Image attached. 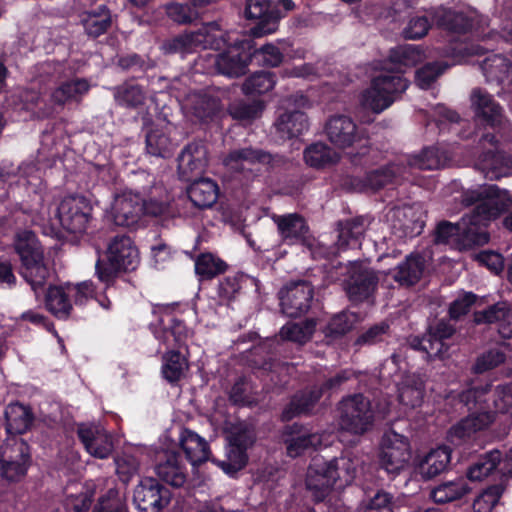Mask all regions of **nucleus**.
Listing matches in <instances>:
<instances>
[{
  "label": "nucleus",
  "mask_w": 512,
  "mask_h": 512,
  "mask_svg": "<svg viewBox=\"0 0 512 512\" xmlns=\"http://www.w3.org/2000/svg\"><path fill=\"white\" fill-rule=\"evenodd\" d=\"M462 198L466 205L477 203L476 207L455 225L447 222L439 224L435 238L437 243L448 244L458 250L486 244L489 241L486 227L512 201L506 192H500L494 186H478L467 190Z\"/></svg>",
  "instance_id": "nucleus-1"
},
{
  "label": "nucleus",
  "mask_w": 512,
  "mask_h": 512,
  "mask_svg": "<svg viewBox=\"0 0 512 512\" xmlns=\"http://www.w3.org/2000/svg\"><path fill=\"white\" fill-rule=\"evenodd\" d=\"M422 58L423 53L416 46L406 45L393 49L390 59L397 65V72L383 71L374 77L370 87L361 96L362 106L375 113L387 109L408 87V82L401 76L404 68L415 66Z\"/></svg>",
  "instance_id": "nucleus-2"
},
{
  "label": "nucleus",
  "mask_w": 512,
  "mask_h": 512,
  "mask_svg": "<svg viewBox=\"0 0 512 512\" xmlns=\"http://www.w3.org/2000/svg\"><path fill=\"white\" fill-rule=\"evenodd\" d=\"M359 460L351 455H343L332 460L322 457L312 459L305 477V488L313 501H323L337 481L346 485L355 478Z\"/></svg>",
  "instance_id": "nucleus-3"
},
{
  "label": "nucleus",
  "mask_w": 512,
  "mask_h": 512,
  "mask_svg": "<svg viewBox=\"0 0 512 512\" xmlns=\"http://www.w3.org/2000/svg\"><path fill=\"white\" fill-rule=\"evenodd\" d=\"M92 206L83 196L62 199L53 209L42 206L33 211L32 221L43 228L45 234L56 233L63 228L71 233H81L87 228Z\"/></svg>",
  "instance_id": "nucleus-4"
},
{
  "label": "nucleus",
  "mask_w": 512,
  "mask_h": 512,
  "mask_svg": "<svg viewBox=\"0 0 512 512\" xmlns=\"http://www.w3.org/2000/svg\"><path fill=\"white\" fill-rule=\"evenodd\" d=\"M233 40L231 34L221 29L218 23L211 22L197 32L184 33L164 43L162 48L169 53L187 54L199 49L222 50Z\"/></svg>",
  "instance_id": "nucleus-5"
},
{
  "label": "nucleus",
  "mask_w": 512,
  "mask_h": 512,
  "mask_svg": "<svg viewBox=\"0 0 512 512\" xmlns=\"http://www.w3.org/2000/svg\"><path fill=\"white\" fill-rule=\"evenodd\" d=\"M107 263L100 259L96 262V274L100 281L109 284L116 273L136 269L139 264V252L130 237L115 236L108 244Z\"/></svg>",
  "instance_id": "nucleus-6"
},
{
  "label": "nucleus",
  "mask_w": 512,
  "mask_h": 512,
  "mask_svg": "<svg viewBox=\"0 0 512 512\" xmlns=\"http://www.w3.org/2000/svg\"><path fill=\"white\" fill-rule=\"evenodd\" d=\"M163 212V201L148 202L138 193L124 191L115 196L110 215L118 226L132 227L139 221L143 213L158 215Z\"/></svg>",
  "instance_id": "nucleus-7"
},
{
  "label": "nucleus",
  "mask_w": 512,
  "mask_h": 512,
  "mask_svg": "<svg viewBox=\"0 0 512 512\" xmlns=\"http://www.w3.org/2000/svg\"><path fill=\"white\" fill-rule=\"evenodd\" d=\"M253 44L251 40L235 39L217 55L209 54L208 64L203 69L214 68L218 73L228 77H239L245 74L252 56Z\"/></svg>",
  "instance_id": "nucleus-8"
},
{
  "label": "nucleus",
  "mask_w": 512,
  "mask_h": 512,
  "mask_svg": "<svg viewBox=\"0 0 512 512\" xmlns=\"http://www.w3.org/2000/svg\"><path fill=\"white\" fill-rule=\"evenodd\" d=\"M308 99L303 94H295L282 101L274 127L281 139H291L308 130L306 115L301 111L307 107Z\"/></svg>",
  "instance_id": "nucleus-9"
},
{
  "label": "nucleus",
  "mask_w": 512,
  "mask_h": 512,
  "mask_svg": "<svg viewBox=\"0 0 512 512\" xmlns=\"http://www.w3.org/2000/svg\"><path fill=\"white\" fill-rule=\"evenodd\" d=\"M411 459V446L408 438L393 429L387 430L381 439L379 464L388 473L398 474L405 469Z\"/></svg>",
  "instance_id": "nucleus-10"
},
{
  "label": "nucleus",
  "mask_w": 512,
  "mask_h": 512,
  "mask_svg": "<svg viewBox=\"0 0 512 512\" xmlns=\"http://www.w3.org/2000/svg\"><path fill=\"white\" fill-rule=\"evenodd\" d=\"M340 427L352 434H363L372 425L370 401L361 394L345 398L340 404Z\"/></svg>",
  "instance_id": "nucleus-11"
},
{
  "label": "nucleus",
  "mask_w": 512,
  "mask_h": 512,
  "mask_svg": "<svg viewBox=\"0 0 512 512\" xmlns=\"http://www.w3.org/2000/svg\"><path fill=\"white\" fill-rule=\"evenodd\" d=\"M480 144L487 151L479 156L475 166L487 179L498 180L512 175V158L497 149L494 135H484Z\"/></svg>",
  "instance_id": "nucleus-12"
},
{
  "label": "nucleus",
  "mask_w": 512,
  "mask_h": 512,
  "mask_svg": "<svg viewBox=\"0 0 512 512\" xmlns=\"http://www.w3.org/2000/svg\"><path fill=\"white\" fill-rule=\"evenodd\" d=\"M1 475L8 481H18L30 463L28 445L18 438H9L0 449Z\"/></svg>",
  "instance_id": "nucleus-13"
},
{
  "label": "nucleus",
  "mask_w": 512,
  "mask_h": 512,
  "mask_svg": "<svg viewBox=\"0 0 512 512\" xmlns=\"http://www.w3.org/2000/svg\"><path fill=\"white\" fill-rule=\"evenodd\" d=\"M324 131L328 140L339 149L353 147L366 136L365 131L350 116L342 114L331 116Z\"/></svg>",
  "instance_id": "nucleus-14"
},
{
  "label": "nucleus",
  "mask_w": 512,
  "mask_h": 512,
  "mask_svg": "<svg viewBox=\"0 0 512 512\" xmlns=\"http://www.w3.org/2000/svg\"><path fill=\"white\" fill-rule=\"evenodd\" d=\"M429 14L438 27L457 34L466 33L474 26V23L482 26L486 22L484 17L472 9L452 10L436 7L431 8Z\"/></svg>",
  "instance_id": "nucleus-15"
},
{
  "label": "nucleus",
  "mask_w": 512,
  "mask_h": 512,
  "mask_svg": "<svg viewBox=\"0 0 512 512\" xmlns=\"http://www.w3.org/2000/svg\"><path fill=\"white\" fill-rule=\"evenodd\" d=\"M245 16L249 20L257 21V24L250 29V35L262 37L277 31L279 20L283 15L268 0H247Z\"/></svg>",
  "instance_id": "nucleus-16"
},
{
  "label": "nucleus",
  "mask_w": 512,
  "mask_h": 512,
  "mask_svg": "<svg viewBox=\"0 0 512 512\" xmlns=\"http://www.w3.org/2000/svg\"><path fill=\"white\" fill-rule=\"evenodd\" d=\"M313 298V288L306 281L288 284L280 291V304L284 314L298 317L307 312Z\"/></svg>",
  "instance_id": "nucleus-17"
},
{
  "label": "nucleus",
  "mask_w": 512,
  "mask_h": 512,
  "mask_svg": "<svg viewBox=\"0 0 512 512\" xmlns=\"http://www.w3.org/2000/svg\"><path fill=\"white\" fill-rule=\"evenodd\" d=\"M133 500L142 512H159L169 501L167 491L153 478H144L134 490Z\"/></svg>",
  "instance_id": "nucleus-18"
},
{
  "label": "nucleus",
  "mask_w": 512,
  "mask_h": 512,
  "mask_svg": "<svg viewBox=\"0 0 512 512\" xmlns=\"http://www.w3.org/2000/svg\"><path fill=\"white\" fill-rule=\"evenodd\" d=\"M208 163L207 149L202 142H192L178 156V173L185 181L204 172Z\"/></svg>",
  "instance_id": "nucleus-19"
},
{
  "label": "nucleus",
  "mask_w": 512,
  "mask_h": 512,
  "mask_svg": "<svg viewBox=\"0 0 512 512\" xmlns=\"http://www.w3.org/2000/svg\"><path fill=\"white\" fill-rule=\"evenodd\" d=\"M78 435L87 452L93 457L105 459L113 451L111 435L99 425L81 424Z\"/></svg>",
  "instance_id": "nucleus-20"
},
{
  "label": "nucleus",
  "mask_w": 512,
  "mask_h": 512,
  "mask_svg": "<svg viewBox=\"0 0 512 512\" xmlns=\"http://www.w3.org/2000/svg\"><path fill=\"white\" fill-rule=\"evenodd\" d=\"M471 108L476 117L495 127L504 122L501 106L493 99L492 95L481 88H475L470 95Z\"/></svg>",
  "instance_id": "nucleus-21"
},
{
  "label": "nucleus",
  "mask_w": 512,
  "mask_h": 512,
  "mask_svg": "<svg viewBox=\"0 0 512 512\" xmlns=\"http://www.w3.org/2000/svg\"><path fill=\"white\" fill-rule=\"evenodd\" d=\"M378 277L362 264H353L347 281V294L352 301L367 299L374 291Z\"/></svg>",
  "instance_id": "nucleus-22"
},
{
  "label": "nucleus",
  "mask_w": 512,
  "mask_h": 512,
  "mask_svg": "<svg viewBox=\"0 0 512 512\" xmlns=\"http://www.w3.org/2000/svg\"><path fill=\"white\" fill-rule=\"evenodd\" d=\"M153 333L160 342L169 346L172 341L181 345L192 335V330L181 321L173 319L168 313V307L157 324H152Z\"/></svg>",
  "instance_id": "nucleus-23"
},
{
  "label": "nucleus",
  "mask_w": 512,
  "mask_h": 512,
  "mask_svg": "<svg viewBox=\"0 0 512 512\" xmlns=\"http://www.w3.org/2000/svg\"><path fill=\"white\" fill-rule=\"evenodd\" d=\"M90 85L84 79H73L61 83L50 95V106L44 108L43 116H49L54 112V107H63L71 101H79L89 91Z\"/></svg>",
  "instance_id": "nucleus-24"
},
{
  "label": "nucleus",
  "mask_w": 512,
  "mask_h": 512,
  "mask_svg": "<svg viewBox=\"0 0 512 512\" xmlns=\"http://www.w3.org/2000/svg\"><path fill=\"white\" fill-rule=\"evenodd\" d=\"M478 324H497L501 337L512 338V307L507 302H498L488 309L474 314Z\"/></svg>",
  "instance_id": "nucleus-25"
},
{
  "label": "nucleus",
  "mask_w": 512,
  "mask_h": 512,
  "mask_svg": "<svg viewBox=\"0 0 512 512\" xmlns=\"http://www.w3.org/2000/svg\"><path fill=\"white\" fill-rule=\"evenodd\" d=\"M270 161V154L262 150L243 148L231 152L224 163L235 171H258L260 165H266Z\"/></svg>",
  "instance_id": "nucleus-26"
},
{
  "label": "nucleus",
  "mask_w": 512,
  "mask_h": 512,
  "mask_svg": "<svg viewBox=\"0 0 512 512\" xmlns=\"http://www.w3.org/2000/svg\"><path fill=\"white\" fill-rule=\"evenodd\" d=\"M289 436L285 438L287 453L290 457H297L304 452L320 447L323 434L313 433L307 428L292 426L288 428Z\"/></svg>",
  "instance_id": "nucleus-27"
},
{
  "label": "nucleus",
  "mask_w": 512,
  "mask_h": 512,
  "mask_svg": "<svg viewBox=\"0 0 512 512\" xmlns=\"http://www.w3.org/2000/svg\"><path fill=\"white\" fill-rule=\"evenodd\" d=\"M493 421L494 415L488 411L471 414L450 429L449 440L453 444H460L470 439L477 431L488 427Z\"/></svg>",
  "instance_id": "nucleus-28"
},
{
  "label": "nucleus",
  "mask_w": 512,
  "mask_h": 512,
  "mask_svg": "<svg viewBox=\"0 0 512 512\" xmlns=\"http://www.w3.org/2000/svg\"><path fill=\"white\" fill-rule=\"evenodd\" d=\"M454 328L445 321H439L434 326H430L428 334L422 339L420 346L429 357H443L447 347L444 340L451 337Z\"/></svg>",
  "instance_id": "nucleus-29"
},
{
  "label": "nucleus",
  "mask_w": 512,
  "mask_h": 512,
  "mask_svg": "<svg viewBox=\"0 0 512 512\" xmlns=\"http://www.w3.org/2000/svg\"><path fill=\"white\" fill-rule=\"evenodd\" d=\"M180 103L187 116H194L200 121L211 118L219 109L217 100L200 93H190Z\"/></svg>",
  "instance_id": "nucleus-30"
},
{
  "label": "nucleus",
  "mask_w": 512,
  "mask_h": 512,
  "mask_svg": "<svg viewBox=\"0 0 512 512\" xmlns=\"http://www.w3.org/2000/svg\"><path fill=\"white\" fill-rule=\"evenodd\" d=\"M155 471L164 482L174 487H181L186 481L183 463L175 452H166L165 459L156 465Z\"/></svg>",
  "instance_id": "nucleus-31"
},
{
  "label": "nucleus",
  "mask_w": 512,
  "mask_h": 512,
  "mask_svg": "<svg viewBox=\"0 0 512 512\" xmlns=\"http://www.w3.org/2000/svg\"><path fill=\"white\" fill-rule=\"evenodd\" d=\"M451 459V450L446 446L432 449L418 462V471L423 478L430 479L443 472Z\"/></svg>",
  "instance_id": "nucleus-32"
},
{
  "label": "nucleus",
  "mask_w": 512,
  "mask_h": 512,
  "mask_svg": "<svg viewBox=\"0 0 512 512\" xmlns=\"http://www.w3.org/2000/svg\"><path fill=\"white\" fill-rule=\"evenodd\" d=\"M179 443L192 465L202 463L208 459V444L197 433L189 429H182Z\"/></svg>",
  "instance_id": "nucleus-33"
},
{
  "label": "nucleus",
  "mask_w": 512,
  "mask_h": 512,
  "mask_svg": "<svg viewBox=\"0 0 512 512\" xmlns=\"http://www.w3.org/2000/svg\"><path fill=\"white\" fill-rule=\"evenodd\" d=\"M49 273V269L44 263L43 254L39 258L33 257L22 261L21 274L30 284L36 296L42 290Z\"/></svg>",
  "instance_id": "nucleus-34"
},
{
  "label": "nucleus",
  "mask_w": 512,
  "mask_h": 512,
  "mask_svg": "<svg viewBox=\"0 0 512 512\" xmlns=\"http://www.w3.org/2000/svg\"><path fill=\"white\" fill-rule=\"evenodd\" d=\"M6 431L8 434H23L31 426L33 416L28 407L15 402L5 409Z\"/></svg>",
  "instance_id": "nucleus-35"
},
{
  "label": "nucleus",
  "mask_w": 512,
  "mask_h": 512,
  "mask_svg": "<svg viewBox=\"0 0 512 512\" xmlns=\"http://www.w3.org/2000/svg\"><path fill=\"white\" fill-rule=\"evenodd\" d=\"M276 223L282 238L286 242L293 244L306 240L308 227L302 217L294 214L279 216Z\"/></svg>",
  "instance_id": "nucleus-36"
},
{
  "label": "nucleus",
  "mask_w": 512,
  "mask_h": 512,
  "mask_svg": "<svg viewBox=\"0 0 512 512\" xmlns=\"http://www.w3.org/2000/svg\"><path fill=\"white\" fill-rule=\"evenodd\" d=\"M188 196L197 207H211L218 198V186L210 179H199L190 185Z\"/></svg>",
  "instance_id": "nucleus-37"
},
{
  "label": "nucleus",
  "mask_w": 512,
  "mask_h": 512,
  "mask_svg": "<svg viewBox=\"0 0 512 512\" xmlns=\"http://www.w3.org/2000/svg\"><path fill=\"white\" fill-rule=\"evenodd\" d=\"M69 297H71L69 285L66 287L51 286L45 297L46 307L55 317L66 319L72 309Z\"/></svg>",
  "instance_id": "nucleus-38"
},
{
  "label": "nucleus",
  "mask_w": 512,
  "mask_h": 512,
  "mask_svg": "<svg viewBox=\"0 0 512 512\" xmlns=\"http://www.w3.org/2000/svg\"><path fill=\"white\" fill-rule=\"evenodd\" d=\"M98 486L105 487L107 491L100 496L94 512H127L124 497L116 489L114 480L103 479Z\"/></svg>",
  "instance_id": "nucleus-39"
},
{
  "label": "nucleus",
  "mask_w": 512,
  "mask_h": 512,
  "mask_svg": "<svg viewBox=\"0 0 512 512\" xmlns=\"http://www.w3.org/2000/svg\"><path fill=\"white\" fill-rule=\"evenodd\" d=\"M425 268V259L420 255H410L401 263L393 275L400 285H413L419 281Z\"/></svg>",
  "instance_id": "nucleus-40"
},
{
  "label": "nucleus",
  "mask_w": 512,
  "mask_h": 512,
  "mask_svg": "<svg viewBox=\"0 0 512 512\" xmlns=\"http://www.w3.org/2000/svg\"><path fill=\"white\" fill-rule=\"evenodd\" d=\"M450 161V156L438 147L424 149L419 155L413 156L409 160V167L422 170L438 169L446 166Z\"/></svg>",
  "instance_id": "nucleus-41"
},
{
  "label": "nucleus",
  "mask_w": 512,
  "mask_h": 512,
  "mask_svg": "<svg viewBox=\"0 0 512 512\" xmlns=\"http://www.w3.org/2000/svg\"><path fill=\"white\" fill-rule=\"evenodd\" d=\"M510 61L500 54H492L486 57L482 64V71L487 81L503 82L508 78L511 70Z\"/></svg>",
  "instance_id": "nucleus-42"
},
{
  "label": "nucleus",
  "mask_w": 512,
  "mask_h": 512,
  "mask_svg": "<svg viewBox=\"0 0 512 512\" xmlns=\"http://www.w3.org/2000/svg\"><path fill=\"white\" fill-rule=\"evenodd\" d=\"M424 381L422 378L407 376L399 387V401L406 407L414 408L422 402Z\"/></svg>",
  "instance_id": "nucleus-43"
},
{
  "label": "nucleus",
  "mask_w": 512,
  "mask_h": 512,
  "mask_svg": "<svg viewBox=\"0 0 512 512\" xmlns=\"http://www.w3.org/2000/svg\"><path fill=\"white\" fill-rule=\"evenodd\" d=\"M81 23L88 35L97 37L110 26L111 16L109 11L101 6L97 11L83 13Z\"/></svg>",
  "instance_id": "nucleus-44"
},
{
  "label": "nucleus",
  "mask_w": 512,
  "mask_h": 512,
  "mask_svg": "<svg viewBox=\"0 0 512 512\" xmlns=\"http://www.w3.org/2000/svg\"><path fill=\"white\" fill-rule=\"evenodd\" d=\"M469 491L465 480L456 479L454 481L444 482L435 487L431 492V497L437 503H447L460 499Z\"/></svg>",
  "instance_id": "nucleus-45"
},
{
  "label": "nucleus",
  "mask_w": 512,
  "mask_h": 512,
  "mask_svg": "<svg viewBox=\"0 0 512 512\" xmlns=\"http://www.w3.org/2000/svg\"><path fill=\"white\" fill-rule=\"evenodd\" d=\"M407 167L402 164H392L388 167L370 172L366 178V186L371 189H379L397 177L406 178Z\"/></svg>",
  "instance_id": "nucleus-46"
},
{
  "label": "nucleus",
  "mask_w": 512,
  "mask_h": 512,
  "mask_svg": "<svg viewBox=\"0 0 512 512\" xmlns=\"http://www.w3.org/2000/svg\"><path fill=\"white\" fill-rule=\"evenodd\" d=\"M304 158L308 165L320 168L336 163L339 160V155L326 144L315 143L305 150Z\"/></svg>",
  "instance_id": "nucleus-47"
},
{
  "label": "nucleus",
  "mask_w": 512,
  "mask_h": 512,
  "mask_svg": "<svg viewBox=\"0 0 512 512\" xmlns=\"http://www.w3.org/2000/svg\"><path fill=\"white\" fill-rule=\"evenodd\" d=\"M188 370V362L179 352L170 351L163 357L162 374L173 383L180 380Z\"/></svg>",
  "instance_id": "nucleus-48"
},
{
  "label": "nucleus",
  "mask_w": 512,
  "mask_h": 512,
  "mask_svg": "<svg viewBox=\"0 0 512 512\" xmlns=\"http://www.w3.org/2000/svg\"><path fill=\"white\" fill-rule=\"evenodd\" d=\"M15 249L19 254L21 261L29 258H39L43 254V249L39 244L35 234L29 230L20 231L15 238Z\"/></svg>",
  "instance_id": "nucleus-49"
},
{
  "label": "nucleus",
  "mask_w": 512,
  "mask_h": 512,
  "mask_svg": "<svg viewBox=\"0 0 512 512\" xmlns=\"http://www.w3.org/2000/svg\"><path fill=\"white\" fill-rule=\"evenodd\" d=\"M499 451H491L481 456L468 470L467 476L472 481H481L495 470L500 463Z\"/></svg>",
  "instance_id": "nucleus-50"
},
{
  "label": "nucleus",
  "mask_w": 512,
  "mask_h": 512,
  "mask_svg": "<svg viewBox=\"0 0 512 512\" xmlns=\"http://www.w3.org/2000/svg\"><path fill=\"white\" fill-rule=\"evenodd\" d=\"M225 269V262L211 253L201 254L195 261V272L201 279H211Z\"/></svg>",
  "instance_id": "nucleus-51"
},
{
  "label": "nucleus",
  "mask_w": 512,
  "mask_h": 512,
  "mask_svg": "<svg viewBox=\"0 0 512 512\" xmlns=\"http://www.w3.org/2000/svg\"><path fill=\"white\" fill-rule=\"evenodd\" d=\"M315 326L314 320H307L303 323H287L281 328L280 336L282 339L302 344L311 338Z\"/></svg>",
  "instance_id": "nucleus-52"
},
{
  "label": "nucleus",
  "mask_w": 512,
  "mask_h": 512,
  "mask_svg": "<svg viewBox=\"0 0 512 512\" xmlns=\"http://www.w3.org/2000/svg\"><path fill=\"white\" fill-rule=\"evenodd\" d=\"M364 228L360 221H350L341 224L338 235V246L340 249L355 248L360 245L359 240L363 235Z\"/></svg>",
  "instance_id": "nucleus-53"
},
{
  "label": "nucleus",
  "mask_w": 512,
  "mask_h": 512,
  "mask_svg": "<svg viewBox=\"0 0 512 512\" xmlns=\"http://www.w3.org/2000/svg\"><path fill=\"white\" fill-rule=\"evenodd\" d=\"M429 12L430 9L426 10L425 14L414 15L408 20L402 32L404 38L418 40L428 34L431 28V21L429 20V17L433 20V17L429 14Z\"/></svg>",
  "instance_id": "nucleus-54"
},
{
  "label": "nucleus",
  "mask_w": 512,
  "mask_h": 512,
  "mask_svg": "<svg viewBox=\"0 0 512 512\" xmlns=\"http://www.w3.org/2000/svg\"><path fill=\"white\" fill-rule=\"evenodd\" d=\"M246 451L228 444L226 460L217 461V464L226 474L233 475L247 464Z\"/></svg>",
  "instance_id": "nucleus-55"
},
{
  "label": "nucleus",
  "mask_w": 512,
  "mask_h": 512,
  "mask_svg": "<svg viewBox=\"0 0 512 512\" xmlns=\"http://www.w3.org/2000/svg\"><path fill=\"white\" fill-rule=\"evenodd\" d=\"M501 484L492 485L485 489L473 502L474 512H492L504 492Z\"/></svg>",
  "instance_id": "nucleus-56"
},
{
  "label": "nucleus",
  "mask_w": 512,
  "mask_h": 512,
  "mask_svg": "<svg viewBox=\"0 0 512 512\" xmlns=\"http://www.w3.org/2000/svg\"><path fill=\"white\" fill-rule=\"evenodd\" d=\"M146 146L149 154L158 157L168 156L173 149L172 141L161 130H152L147 134Z\"/></svg>",
  "instance_id": "nucleus-57"
},
{
  "label": "nucleus",
  "mask_w": 512,
  "mask_h": 512,
  "mask_svg": "<svg viewBox=\"0 0 512 512\" xmlns=\"http://www.w3.org/2000/svg\"><path fill=\"white\" fill-rule=\"evenodd\" d=\"M275 85L274 75L270 72H258L250 76L243 84L246 94H263Z\"/></svg>",
  "instance_id": "nucleus-58"
},
{
  "label": "nucleus",
  "mask_w": 512,
  "mask_h": 512,
  "mask_svg": "<svg viewBox=\"0 0 512 512\" xmlns=\"http://www.w3.org/2000/svg\"><path fill=\"white\" fill-rule=\"evenodd\" d=\"M116 473L120 480L128 483L139 472L140 462L136 456L124 452L115 458Z\"/></svg>",
  "instance_id": "nucleus-59"
},
{
  "label": "nucleus",
  "mask_w": 512,
  "mask_h": 512,
  "mask_svg": "<svg viewBox=\"0 0 512 512\" xmlns=\"http://www.w3.org/2000/svg\"><path fill=\"white\" fill-rule=\"evenodd\" d=\"M114 97L120 105L135 107L143 103L145 94L138 85L124 84L116 88Z\"/></svg>",
  "instance_id": "nucleus-60"
},
{
  "label": "nucleus",
  "mask_w": 512,
  "mask_h": 512,
  "mask_svg": "<svg viewBox=\"0 0 512 512\" xmlns=\"http://www.w3.org/2000/svg\"><path fill=\"white\" fill-rule=\"evenodd\" d=\"M227 441L234 447L248 449L255 442V434L246 424L239 423L228 431Z\"/></svg>",
  "instance_id": "nucleus-61"
},
{
  "label": "nucleus",
  "mask_w": 512,
  "mask_h": 512,
  "mask_svg": "<svg viewBox=\"0 0 512 512\" xmlns=\"http://www.w3.org/2000/svg\"><path fill=\"white\" fill-rule=\"evenodd\" d=\"M263 104L260 101L252 103H237L229 108L230 115L240 121H251L260 116L263 111Z\"/></svg>",
  "instance_id": "nucleus-62"
},
{
  "label": "nucleus",
  "mask_w": 512,
  "mask_h": 512,
  "mask_svg": "<svg viewBox=\"0 0 512 512\" xmlns=\"http://www.w3.org/2000/svg\"><path fill=\"white\" fill-rule=\"evenodd\" d=\"M321 396V390L311 391L308 395H296L290 404L289 410L285 412L286 418H291L295 414L306 413Z\"/></svg>",
  "instance_id": "nucleus-63"
},
{
  "label": "nucleus",
  "mask_w": 512,
  "mask_h": 512,
  "mask_svg": "<svg viewBox=\"0 0 512 512\" xmlns=\"http://www.w3.org/2000/svg\"><path fill=\"white\" fill-rule=\"evenodd\" d=\"M492 405L495 412L512 415V387H496L492 395Z\"/></svg>",
  "instance_id": "nucleus-64"
}]
</instances>
